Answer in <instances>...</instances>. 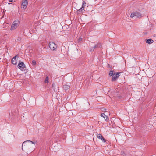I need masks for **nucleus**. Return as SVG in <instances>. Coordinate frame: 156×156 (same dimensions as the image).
Segmentation results:
<instances>
[{
  "mask_svg": "<svg viewBox=\"0 0 156 156\" xmlns=\"http://www.w3.org/2000/svg\"><path fill=\"white\" fill-rule=\"evenodd\" d=\"M27 142H30L31 144H37V141H30V140H26V141H25L22 144V149L23 151H24L23 148V146H25L26 145L27 146V145L26 144Z\"/></svg>",
  "mask_w": 156,
  "mask_h": 156,
  "instance_id": "39448f33",
  "label": "nucleus"
},
{
  "mask_svg": "<svg viewBox=\"0 0 156 156\" xmlns=\"http://www.w3.org/2000/svg\"><path fill=\"white\" fill-rule=\"evenodd\" d=\"M32 64L33 65L35 66L36 64V61L34 60H33Z\"/></svg>",
  "mask_w": 156,
  "mask_h": 156,
  "instance_id": "a211bd4d",
  "label": "nucleus"
},
{
  "mask_svg": "<svg viewBox=\"0 0 156 156\" xmlns=\"http://www.w3.org/2000/svg\"><path fill=\"white\" fill-rule=\"evenodd\" d=\"M28 4L27 0H23L21 5V8L23 9H26Z\"/></svg>",
  "mask_w": 156,
  "mask_h": 156,
  "instance_id": "0eeeda50",
  "label": "nucleus"
},
{
  "mask_svg": "<svg viewBox=\"0 0 156 156\" xmlns=\"http://www.w3.org/2000/svg\"><path fill=\"white\" fill-rule=\"evenodd\" d=\"M18 68L23 71H24L26 70L25 65L23 62H19L18 65Z\"/></svg>",
  "mask_w": 156,
  "mask_h": 156,
  "instance_id": "20e7f679",
  "label": "nucleus"
},
{
  "mask_svg": "<svg viewBox=\"0 0 156 156\" xmlns=\"http://www.w3.org/2000/svg\"><path fill=\"white\" fill-rule=\"evenodd\" d=\"M95 48H94V47H91L90 49V51H91V52H92V51H93L94 49H95Z\"/></svg>",
  "mask_w": 156,
  "mask_h": 156,
  "instance_id": "aec40b11",
  "label": "nucleus"
},
{
  "mask_svg": "<svg viewBox=\"0 0 156 156\" xmlns=\"http://www.w3.org/2000/svg\"><path fill=\"white\" fill-rule=\"evenodd\" d=\"M101 139L102 140V141H103L104 142H105L106 141V140L103 137H102V138H101Z\"/></svg>",
  "mask_w": 156,
  "mask_h": 156,
  "instance_id": "5701e85b",
  "label": "nucleus"
},
{
  "mask_svg": "<svg viewBox=\"0 0 156 156\" xmlns=\"http://www.w3.org/2000/svg\"><path fill=\"white\" fill-rule=\"evenodd\" d=\"M45 82L46 83H48V76L46 77L45 80Z\"/></svg>",
  "mask_w": 156,
  "mask_h": 156,
  "instance_id": "dca6fc26",
  "label": "nucleus"
},
{
  "mask_svg": "<svg viewBox=\"0 0 156 156\" xmlns=\"http://www.w3.org/2000/svg\"><path fill=\"white\" fill-rule=\"evenodd\" d=\"M101 109L102 111L105 112L107 110V109L104 107L101 108Z\"/></svg>",
  "mask_w": 156,
  "mask_h": 156,
  "instance_id": "6ab92c4d",
  "label": "nucleus"
},
{
  "mask_svg": "<svg viewBox=\"0 0 156 156\" xmlns=\"http://www.w3.org/2000/svg\"><path fill=\"white\" fill-rule=\"evenodd\" d=\"M110 89L106 87L104 88V91L105 93H108L110 91Z\"/></svg>",
  "mask_w": 156,
  "mask_h": 156,
  "instance_id": "f8f14e48",
  "label": "nucleus"
},
{
  "mask_svg": "<svg viewBox=\"0 0 156 156\" xmlns=\"http://www.w3.org/2000/svg\"><path fill=\"white\" fill-rule=\"evenodd\" d=\"M122 156H126V155L125 154H122Z\"/></svg>",
  "mask_w": 156,
  "mask_h": 156,
  "instance_id": "cd10ccee",
  "label": "nucleus"
},
{
  "mask_svg": "<svg viewBox=\"0 0 156 156\" xmlns=\"http://www.w3.org/2000/svg\"><path fill=\"white\" fill-rule=\"evenodd\" d=\"M121 73V72H119L114 73V75L112 76V81H116L117 79L120 76Z\"/></svg>",
  "mask_w": 156,
  "mask_h": 156,
  "instance_id": "423d86ee",
  "label": "nucleus"
},
{
  "mask_svg": "<svg viewBox=\"0 0 156 156\" xmlns=\"http://www.w3.org/2000/svg\"><path fill=\"white\" fill-rule=\"evenodd\" d=\"M12 3H8V4H11Z\"/></svg>",
  "mask_w": 156,
  "mask_h": 156,
  "instance_id": "c85d7f7f",
  "label": "nucleus"
},
{
  "mask_svg": "<svg viewBox=\"0 0 156 156\" xmlns=\"http://www.w3.org/2000/svg\"><path fill=\"white\" fill-rule=\"evenodd\" d=\"M114 74V71H113L111 70L109 72V74L111 76H113Z\"/></svg>",
  "mask_w": 156,
  "mask_h": 156,
  "instance_id": "2eb2a0df",
  "label": "nucleus"
},
{
  "mask_svg": "<svg viewBox=\"0 0 156 156\" xmlns=\"http://www.w3.org/2000/svg\"><path fill=\"white\" fill-rule=\"evenodd\" d=\"M86 6V2L85 1H83L82 2V8H83L84 9V8H85Z\"/></svg>",
  "mask_w": 156,
  "mask_h": 156,
  "instance_id": "ddd939ff",
  "label": "nucleus"
},
{
  "mask_svg": "<svg viewBox=\"0 0 156 156\" xmlns=\"http://www.w3.org/2000/svg\"><path fill=\"white\" fill-rule=\"evenodd\" d=\"M11 62L13 65H15L17 63V60L12 59Z\"/></svg>",
  "mask_w": 156,
  "mask_h": 156,
  "instance_id": "4468645a",
  "label": "nucleus"
},
{
  "mask_svg": "<svg viewBox=\"0 0 156 156\" xmlns=\"http://www.w3.org/2000/svg\"><path fill=\"white\" fill-rule=\"evenodd\" d=\"M143 16L142 14L140 13V11H134L132 12L130 17L133 18L135 17L136 18H140Z\"/></svg>",
  "mask_w": 156,
  "mask_h": 156,
  "instance_id": "f257e3e1",
  "label": "nucleus"
},
{
  "mask_svg": "<svg viewBox=\"0 0 156 156\" xmlns=\"http://www.w3.org/2000/svg\"><path fill=\"white\" fill-rule=\"evenodd\" d=\"M85 11L84 9L82 8L81 7L78 10H77V14H80L83 13Z\"/></svg>",
  "mask_w": 156,
  "mask_h": 156,
  "instance_id": "6e6552de",
  "label": "nucleus"
},
{
  "mask_svg": "<svg viewBox=\"0 0 156 156\" xmlns=\"http://www.w3.org/2000/svg\"><path fill=\"white\" fill-rule=\"evenodd\" d=\"M145 41L146 43L149 44H150L154 42V41L151 39H146Z\"/></svg>",
  "mask_w": 156,
  "mask_h": 156,
  "instance_id": "1a4fd4ad",
  "label": "nucleus"
},
{
  "mask_svg": "<svg viewBox=\"0 0 156 156\" xmlns=\"http://www.w3.org/2000/svg\"><path fill=\"white\" fill-rule=\"evenodd\" d=\"M17 41H20L21 40V38L20 37H18L17 39Z\"/></svg>",
  "mask_w": 156,
  "mask_h": 156,
  "instance_id": "4be33fe9",
  "label": "nucleus"
},
{
  "mask_svg": "<svg viewBox=\"0 0 156 156\" xmlns=\"http://www.w3.org/2000/svg\"><path fill=\"white\" fill-rule=\"evenodd\" d=\"M82 38H80L78 40V42H80L82 40Z\"/></svg>",
  "mask_w": 156,
  "mask_h": 156,
  "instance_id": "b1692460",
  "label": "nucleus"
},
{
  "mask_svg": "<svg viewBox=\"0 0 156 156\" xmlns=\"http://www.w3.org/2000/svg\"><path fill=\"white\" fill-rule=\"evenodd\" d=\"M103 115H105V114L104 113H102L101 114V116L102 117H104V118H105V117L104 116H103Z\"/></svg>",
  "mask_w": 156,
  "mask_h": 156,
  "instance_id": "a878e982",
  "label": "nucleus"
},
{
  "mask_svg": "<svg viewBox=\"0 0 156 156\" xmlns=\"http://www.w3.org/2000/svg\"><path fill=\"white\" fill-rule=\"evenodd\" d=\"M17 57V55L15 56H14V57H13V58H12V59H14L15 60H17L16 59V58Z\"/></svg>",
  "mask_w": 156,
  "mask_h": 156,
  "instance_id": "393cba45",
  "label": "nucleus"
},
{
  "mask_svg": "<svg viewBox=\"0 0 156 156\" xmlns=\"http://www.w3.org/2000/svg\"><path fill=\"white\" fill-rule=\"evenodd\" d=\"M49 47L53 51L55 50L57 48V45L53 42H50L49 44Z\"/></svg>",
  "mask_w": 156,
  "mask_h": 156,
  "instance_id": "7ed1b4c3",
  "label": "nucleus"
},
{
  "mask_svg": "<svg viewBox=\"0 0 156 156\" xmlns=\"http://www.w3.org/2000/svg\"><path fill=\"white\" fill-rule=\"evenodd\" d=\"M97 136L98 138L100 139H101V138H102V137H103V136L100 134H98L97 135Z\"/></svg>",
  "mask_w": 156,
  "mask_h": 156,
  "instance_id": "f3484780",
  "label": "nucleus"
},
{
  "mask_svg": "<svg viewBox=\"0 0 156 156\" xmlns=\"http://www.w3.org/2000/svg\"><path fill=\"white\" fill-rule=\"evenodd\" d=\"M9 1L11 2H15V1H13V0H9Z\"/></svg>",
  "mask_w": 156,
  "mask_h": 156,
  "instance_id": "bb28decb",
  "label": "nucleus"
},
{
  "mask_svg": "<svg viewBox=\"0 0 156 156\" xmlns=\"http://www.w3.org/2000/svg\"><path fill=\"white\" fill-rule=\"evenodd\" d=\"M105 116V118H104L106 121H107L109 120V118L108 116Z\"/></svg>",
  "mask_w": 156,
  "mask_h": 156,
  "instance_id": "412c9836",
  "label": "nucleus"
},
{
  "mask_svg": "<svg viewBox=\"0 0 156 156\" xmlns=\"http://www.w3.org/2000/svg\"><path fill=\"white\" fill-rule=\"evenodd\" d=\"M70 86L69 85H65L63 86V88L65 91H66L70 88Z\"/></svg>",
  "mask_w": 156,
  "mask_h": 156,
  "instance_id": "9d476101",
  "label": "nucleus"
},
{
  "mask_svg": "<svg viewBox=\"0 0 156 156\" xmlns=\"http://www.w3.org/2000/svg\"><path fill=\"white\" fill-rule=\"evenodd\" d=\"M94 47L95 48H101L102 45L101 43H98Z\"/></svg>",
  "mask_w": 156,
  "mask_h": 156,
  "instance_id": "9b49d317",
  "label": "nucleus"
},
{
  "mask_svg": "<svg viewBox=\"0 0 156 156\" xmlns=\"http://www.w3.org/2000/svg\"><path fill=\"white\" fill-rule=\"evenodd\" d=\"M20 23V21L19 20L14 21L12 24L11 30H12L16 29L19 25Z\"/></svg>",
  "mask_w": 156,
  "mask_h": 156,
  "instance_id": "f03ea898",
  "label": "nucleus"
}]
</instances>
